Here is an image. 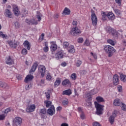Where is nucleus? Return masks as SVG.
I'll use <instances>...</instances> for the list:
<instances>
[{"instance_id":"nucleus-29","label":"nucleus","mask_w":126,"mask_h":126,"mask_svg":"<svg viewBox=\"0 0 126 126\" xmlns=\"http://www.w3.org/2000/svg\"><path fill=\"white\" fill-rule=\"evenodd\" d=\"M71 90L70 89L65 90L63 92V95H67L68 96H69V95H71Z\"/></svg>"},{"instance_id":"nucleus-24","label":"nucleus","mask_w":126,"mask_h":126,"mask_svg":"<svg viewBox=\"0 0 126 126\" xmlns=\"http://www.w3.org/2000/svg\"><path fill=\"white\" fill-rule=\"evenodd\" d=\"M61 82H62V79L60 78H57L55 82L54 83V87H58L59 85L61 84Z\"/></svg>"},{"instance_id":"nucleus-38","label":"nucleus","mask_w":126,"mask_h":126,"mask_svg":"<svg viewBox=\"0 0 126 126\" xmlns=\"http://www.w3.org/2000/svg\"><path fill=\"white\" fill-rule=\"evenodd\" d=\"M90 99L88 98V100H86V105L87 107H90L92 105L91 101H89Z\"/></svg>"},{"instance_id":"nucleus-7","label":"nucleus","mask_w":126,"mask_h":126,"mask_svg":"<svg viewBox=\"0 0 126 126\" xmlns=\"http://www.w3.org/2000/svg\"><path fill=\"white\" fill-rule=\"evenodd\" d=\"M38 71L41 74L42 77L45 76V73L46 72V67L43 65H39L38 67Z\"/></svg>"},{"instance_id":"nucleus-63","label":"nucleus","mask_w":126,"mask_h":126,"mask_svg":"<svg viewBox=\"0 0 126 126\" xmlns=\"http://www.w3.org/2000/svg\"><path fill=\"white\" fill-rule=\"evenodd\" d=\"M17 78L18 80H21L22 79V76H20V75H18L17 77Z\"/></svg>"},{"instance_id":"nucleus-23","label":"nucleus","mask_w":126,"mask_h":126,"mask_svg":"<svg viewBox=\"0 0 126 126\" xmlns=\"http://www.w3.org/2000/svg\"><path fill=\"white\" fill-rule=\"evenodd\" d=\"M23 45L25 48H27V50H30L31 48V45H30V43L28 40H26L23 43Z\"/></svg>"},{"instance_id":"nucleus-28","label":"nucleus","mask_w":126,"mask_h":126,"mask_svg":"<svg viewBox=\"0 0 126 126\" xmlns=\"http://www.w3.org/2000/svg\"><path fill=\"white\" fill-rule=\"evenodd\" d=\"M44 103L45 104V106L46 108H49L50 106L52 107V101H49V100H45L44 101Z\"/></svg>"},{"instance_id":"nucleus-50","label":"nucleus","mask_w":126,"mask_h":126,"mask_svg":"<svg viewBox=\"0 0 126 126\" xmlns=\"http://www.w3.org/2000/svg\"><path fill=\"white\" fill-rule=\"evenodd\" d=\"M23 15V16H27L28 15V11L26 9L24 10Z\"/></svg>"},{"instance_id":"nucleus-2","label":"nucleus","mask_w":126,"mask_h":126,"mask_svg":"<svg viewBox=\"0 0 126 126\" xmlns=\"http://www.w3.org/2000/svg\"><path fill=\"white\" fill-rule=\"evenodd\" d=\"M94 105L96 109V115H98L99 116L102 115L103 114V111H104V106L98 103L96 101L94 102Z\"/></svg>"},{"instance_id":"nucleus-57","label":"nucleus","mask_w":126,"mask_h":126,"mask_svg":"<svg viewBox=\"0 0 126 126\" xmlns=\"http://www.w3.org/2000/svg\"><path fill=\"white\" fill-rule=\"evenodd\" d=\"M80 118L82 119V120L85 119V115H84V113H82L80 115Z\"/></svg>"},{"instance_id":"nucleus-9","label":"nucleus","mask_w":126,"mask_h":126,"mask_svg":"<svg viewBox=\"0 0 126 126\" xmlns=\"http://www.w3.org/2000/svg\"><path fill=\"white\" fill-rule=\"evenodd\" d=\"M13 123L16 125V126H21L22 124V119L21 118L17 117L13 120Z\"/></svg>"},{"instance_id":"nucleus-41","label":"nucleus","mask_w":126,"mask_h":126,"mask_svg":"<svg viewBox=\"0 0 126 126\" xmlns=\"http://www.w3.org/2000/svg\"><path fill=\"white\" fill-rule=\"evenodd\" d=\"M107 43L111 45V46H115V41H113L112 39L107 40Z\"/></svg>"},{"instance_id":"nucleus-58","label":"nucleus","mask_w":126,"mask_h":126,"mask_svg":"<svg viewBox=\"0 0 126 126\" xmlns=\"http://www.w3.org/2000/svg\"><path fill=\"white\" fill-rule=\"evenodd\" d=\"M94 90H93L91 91L90 93V95H91V96H92L93 95H95V94H96L97 93H95L94 92Z\"/></svg>"},{"instance_id":"nucleus-48","label":"nucleus","mask_w":126,"mask_h":126,"mask_svg":"<svg viewBox=\"0 0 126 126\" xmlns=\"http://www.w3.org/2000/svg\"><path fill=\"white\" fill-rule=\"evenodd\" d=\"M84 45L85 46H90V42H89V40L86 39V40H85V42H84Z\"/></svg>"},{"instance_id":"nucleus-31","label":"nucleus","mask_w":126,"mask_h":126,"mask_svg":"<svg viewBox=\"0 0 126 126\" xmlns=\"http://www.w3.org/2000/svg\"><path fill=\"white\" fill-rule=\"evenodd\" d=\"M0 87H2V88H8V85L5 83H3L1 81H0Z\"/></svg>"},{"instance_id":"nucleus-33","label":"nucleus","mask_w":126,"mask_h":126,"mask_svg":"<svg viewBox=\"0 0 126 126\" xmlns=\"http://www.w3.org/2000/svg\"><path fill=\"white\" fill-rule=\"evenodd\" d=\"M63 13H64L65 15H69V14H70V10L65 7L63 10Z\"/></svg>"},{"instance_id":"nucleus-25","label":"nucleus","mask_w":126,"mask_h":126,"mask_svg":"<svg viewBox=\"0 0 126 126\" xmlns=\"http://www.w3.org/2000/svg\"><path fill=\"white\" fill-rule=\"evenodd\" d=\"M67 49L68 52H69V53H70L71 54H73V53L75 52V50L74 49V46H73V45L69 46Z\"/></svg>"},{"instance_id":"nucleus-54","label":"nucleus","mask_w":126,"mask_h":126,"mask_svg":"<svg viewBox=\"0 0 126 126\" xmlns=\"http://www.w3.org/2000/svg\"><path fill=\"white\" fill-rule=\"evenodd\" d=\"M118 90L119 92H122V91H123V87H122V86H118Z\"/></svg>"},{"instance_id":"nucleus-43","label":"nucleus","mask_w":126,"mask_h":126,"mask_svg":"<svg viewBox=\"0 0 126 126\" xmlns=\"http://www.w3.org/2000/svg\"><path fill=\"white\" fill-rule=\"evenodd\" d=\"M43 51L45 53H47L49 51V47H48V45L45 44V47L43 48Z\"/></svg>"},{"instance_id":"nucleus-6","label":"nucleus","mask_w":126,"mask_h":126,"mask_svg":"<svg viewBox=\"0 0 126 126\" xmlns=\"http://www.w3.org/2000/svg\"><path fill=\"white\" fill-rule=\"evenodd\" d=\"M91 19L93 25L94 26H96L98 22V19H97V16H96V14L94 13H92Z\"/></svg>"},{"instance_id":"nucleus-37","label":"nucleus","mask_w":126,"mask_h":126,"mask_svg":"<svg viewBox=\"0 0 126 126\" xmlns=\"http://www.w3.org/2000/svg\"><path fill=\"white\" fill-rule=\"evenodd\" d=\"M0 37L3 38V39H6L7 35L6 34H3L2 32H0Z\"/></svg>"},{"instance_id":"nucleus-47","label":"nucleus","mask_w":126,"mask_h":126,"mask_svg":"<svg viewBox=\"0 0 126 126\" xmlns=\"http://www.w3.org/2000/svg\"><path fill=\"white\" fill-rule=\"evenodd\" d=\"M71 78L73 80H75L76 79V74L75 73H72L71 75Z\"/></svg>"},{"instance_id":"nucleus-64","label":"nucleus","mask_w":126,"mask_h":126,"mask_svg":"<svg viewBox=\"0 0 126 126\" xmlns=\"http://www.w3.org/2000/svg\"><path fill=\"white\" fill-rule=\"evenodd\" d=\"M61 126H68V124H67L66 123H63L61 125Z\"/></svg>"},{"instance_id":"nucleus-46","label":"nucleus","mask_w":126,"mask_h":126,"mask_svg":"<svg viewBox=\"0 0 126 126\" xmlns=\"http://www.w3.org/2000/svg\"><path fill=\"white\" fill-rule=\"evenodd\" d=\"M27 53H28V51L25 48H24L22 50V55H27Z\"/></svg>"},{"instance_id":"nucleus-62","label":"nucleus","mask_w":126,"mask_h":126,"mask_svg":"<svg viewBox=\"0 0 126 126\" xmlns=\"http://www.w3.org/2000/svg\"><path fill=\"white\" fill-rule=\"evenodd\" d=\"M36 17L38 19V21H41V20H42V18H41V16L39 15H38Z\"/></svg>"},{"instance_id":"nucleus-12","label":"nucleus","mask_w":126,"mask_h":126,"mask_svg":"<svg viewBox=\"0 0 126 126\" xmlns=\"http://www.w3.org/2000/svg\"><path fill=\"white\" fill-rule=\"evenodd\" d=\"M55 113H56L55 106H54V105H52L50 108L47 110V114L49 115V116H53Z\"/></svg>"},{"instance_id":"nucleus-40","label":"nucleus","mask_w":126,"mask_h":126,"mask_svg":"<svg viewBox=\"0 0 126 126\" xmlns=\"http://www.w3.org/2000/svg\"><path fill=\"white\" fill-rule=\"evenodd\" d=\"M106 31L108 33H112L114 31V30L112 29L111 27H107Z\"/></svg>"},{"instance_id":"nucleus-34","label":"nucleus","mask_w":126,"mask_h":126,"mask_svg":"<svg viewBox=\"0 0 126 126\" xmlns=\"http://www.w3.org/2000/svg\"><path fill=\"white\" fill-rule=\"evenodd\" d=\"M111 34L114 38H116V39H118L119 37V34H118V32L116 31L115 30H113L112 32H111Z\"/></svg>"},{"instance_id":"nucleus-18","label":"nucleus","mask_w":126,"mask_h":126,"mask_svg":"<svg viewBox=\"0 0 126 126\" xmlns=\"http://www.w3.org/2000/svg\"><path fill=\"white\" fill-rule=\"evenodd\" d=\"M4 15L6 17H8L9 18H12V12L11 11L9 10L8 9H6L4 12Z\"/></svg>"},{"instance_id":"nucleus-42","label":"nucleus","mask_w":126,"mask_h":126,"mask_svg":"<svg viewBox=\"0 0 126 126\" xmlns=\"http://www.w3.org/2000/svg\"><path fill=\"white\" fill-rule=\"evenodd\" d=\"M68 46H69V43H68V42H64L63 43V48H65L67 49L68 48V47H69Z\"/></svg>"},{"instance_id":"nucleus-13","label":"nucleus","mask_w":126,"mask_h":126,"mask_svg":"<svg viewBox=\"0 0 126 126\" xmlns=\"http://www.w3.org/2000/svg\"><path fill=\"white\" fill-rule=\"evenodd\" d=\"M35 109H36V105H35V104H32L27 108L26 111L27 113H31L34 112Z\"/></svg>"},{"instance_id":"nucleus-11","label":"nucleus","mask_w":126,"mask_h":126,"mask_svg":"<svg viewBox=\"0 0 126 126\" xmlns=\"http://www.w3.org/2000/svg\"><path fill=\"white\" fill-rule=\"evenodd\" d=\"M5 61L6 64H9V65L14 64V59L11 58L10 56L6 57Z\"/></svg>"},{"instance_id":"nucleus-59","label":"nucleus","mask_w":126,"mask_h":126,"mask_svg":"<svg viewBox=\"0 0 126 126\" xmlns=\"http://www.w3.org/2000/svg\"><path fill=\"white\" fill-rule=\"evenodd\" d=\"M115 1L116 3H118V4H119V5H121V4H122L121 0H115Z\"/></svg>"},{"instance_id":"nucleus-4","label":"nucleus","mask_w":126,"mask_h":126,"mask_svg":"<svg viewBox=\"0 0 126 126\" xmlns=\"http://www.w3.org/2000/svg\"><path fill=\"white\" fill-rule=\"evenodd\" d=\"M70 34L71 35H72V36H77V35L81 34V31L78 29V28L74 27L71 29Z\"/></svg>"},{"instance_id":"nucleus-55","label":"nucleus","mask_w":126,"mask_h":126,"mask_svg":"<svg viewBox=\"0 0 126 126\" xmlns=\"http://www.w3.org/2000/svg\"><path fill=\"white\" fill-rule=\"evenodd\" d=\"M46 79L47 80H51L52 79V76H51V75H50L49 74H48L47 76H46Z\"/></svg>"},{"instance_id":"nucleus-30","label":"nucleus","mask_w":126,"mask_h":126,"mask_svg":"<svg viewBox=\"0 0 126 126\" xmlns=\"http://www.w3.org/2000/svg\"><path fill=\"white\" fill-rule=\"evenodd\" d=\"M37 66L38 64H37V63H34L32 66V69H31L30 72H34L36 70Z\"/></svg>"},{"instance_id":"nucleus-27","label":"nucleus","mask_w":126,"mask_h":126,"mask_svg":"<svg viewBox=\"0 0 126 126\" xmlns=\"http://www.w3.org/2000/svg\"><path fill=\"white\" fill-rule=\"evenodd\" d=\"M101 15L102 20H107V18L108 17V13L106 12H102Z\"/></svg>"},{"instance_id":"nucleus-14","label":"nucleus","mask_w":126,"mask_h":126,"mask_svg":"<svg viewBox=\"0 0 126 126\" xmlns=\"http://www.w3.org/2000/svg\"><path fill=\"white\" fill-rule=\"evenodd\" d=\"M39 114L41 116V119H45L47 115V109L43 108L39 111Z\"/></svg>"},{"instance_id":"nucleus-8","label":"nucleus","mask_w":126,"mask_h":126,"mask_svg":"<svg viewBox=\"0 0 126 126\" xmlns=\"http://www.w3.org/2000/svg\"><path fill=\"white\" fill-rule=\"evenodd\" d=\"M10 112V109L7 108L3 112V114L0 115V121H2L5 119V117L7 116V114Z\"/></svg>"},{"instance_id":"nucleus-26","label":"nucleus","mask_w":126,"mask_h":126,"mask_svg":"<svg viewBox=\"0 0 126 126\" xmlns=\"http://www.w3.org/2000/svg\"><path fill=\"white\" fill-rule=\"evenodd\" d=\"M71 84L70 81L68 79L64 80L62 82V85L63 86H70Z\"/></svg>"},{"instance_id":"nucleus-51","label":"nucleus","mask_w":126,"mask_h":126,"mask_svg":"<svg viewBox=\"0 0 126 126\" xmlns=\"http://www.w3.org/2000/svg\"><path fill=\"white\" fill-rule=\"evenodd\" d=\"M93 126H101V124L97 122H94L93 124Z\"/></svg>"},{"instance_id":"nucleus-45","label":"nucleus","mask_w":126,"mask_h":126,"mask_svg":"<svg viewBox=\"0 0 126 126\" xmlns=\"http://www.w3.org/2000/svg\"><path fill=\"white\" fill-rule=\"evenodd\" d=\"M114 12L117 15H120L121 14V11L118 9H115Z\"/></svg>"},{"instance_id":"nucleus-35","label":"nucleus","mask_w":126,"mask_h":126,"mask_svg":"<svg viewBox=\"0 0 126 126\" xmlns=\"http://www.w3.org/2000/svg\"><path fill=\"white\" fill-rule=\"evenodd\" d=\"M82 64V61L80 60H77L75 63V65L77 66V67H79L80 65Z\"/></svg>"},{"instance_id":"nucleus-15","label":"nucleus","mask_w":126,"mask_h":126,"mask_svg":"<svg viewBox=\"0 0 126 126\" xmlns=\"http://www.w3.org/2000/svg\"><path fill=\"white\" fill-rule=\"evenodd\" d=\"M13 11L14 12V14L16 16H18L20 14V11H19V9L18 7L16 5H13Z\"/></svg>"},{"instance_id":"nucleus-16","label":"nucleus","mask_w":126,"mask_h":126,"mask_svg":"<svg viewBox=\"0 0 126 126\" xmlns=\"http://www.w3.org/2000/svg\"><path fill=\"white\" fill-rule=\"evenodd\" d=\"M122 102L119 98H116L114 100L113 105L116 107H121L122 106Z\"/></svg>"},{"instance_id":"nucleus-19","label":"nucleus","mask_w":126,"mask_h":126,"mask_svg":"<svg viewBox=\"0 0 126 126\" xmlns=\"http://www.w3.org/2000/svg\"><path fill=\"white\" fill-rule=\"evenodd\" d=\"M7 43L11 48H13V49H16L17 48V42H13L12 40H8Z\"/></svg>"},{"instance_id":"nucleus-5","label":"nucleus","mask_w":126,"mask_h":126,"mask_svg":"<svg viewBox=\"0 0 126 126\" xmlns=\"http://www.w3.org/2000/svg\"><path fill=\"white\" fill-rule=\"evenodd\" d=\"M64 57V54L63 51L57 52L54 56V58L56 60H61V59H63Z\"/></svg>"},{"instance_id":"nucleus-3","label":"nucleus","mask_w":126,"mask_h":126,"mask_svg":"<svg viewBox=\"0 0 126 126\" xmlns=\"http://www.w3.org/2000/svg\"><path fill=\"white\" fill-rule=\"evenodd\" d=\"M119 113H120L119 111L114 110L112 113V115L110 116L109 118V121L111 125H113V124L115 123V118L118 117V114H119Z\"/></svg>"},{"instance_id":"nucleus-53","label":"nucleus","mask_w":126,"mask_h":126,"mask_svg":"<svg viewBox=\"0 0 126 126\" xmlns=\"http://www.w3.org/2000/svg\"><path fill=\"white\" fill-rule=\"evenodd\" d=\"M91 55L93 56L94 60H97V55L94 54L93 52L91 53Z\"/></svg>"},{"instance_id":"nucleus-17","label":"nucleus","mask_w":126,"mask_h":126,"mask_svg":"<svg viewBox=\"0 0 126 126\" xmlns=\"http://www.w3.org/2000/svg\"><path fill=\"white\" fill-rule=\"evenodd\" d=\"M50 44H51L50 46L51 51L52 52H55V51H57V49H58V45L56 44V42L52 41L50 42Z\"/></svg>"},{"instance_id":"nucleus-49","label":"nucleus","mask_w":126,"mask_h":126,"mask_svg":"<svg viewBox=\"0 0 126 126\" xmlns=\"http://www.w3.org/2000/svg\"><path fill=\"white\" fill-rule=\"evenodd\" d=\"M14 25L15 26V28L17 29L18 28H19V27H20V24H19V23L16 22L14 23Z\"/></svg>"},{"instance_id":"nucleus-56","label":"nucleus","mask_w":126,"mask_h":126,"mask_svg":"<svg viewBox=\"0 0 126 126\" xmlns=\"http://www.w3.org/2000/svg\"><path fill=\"white\" fill-rule=\"evenodd\" d=\"M78 43H83V38L82 37H80L78 39Z\"/></svg>"},{"instance_id":"nucleus-32","label":"nucleus","mask_w":126,"mask_h":126,"mask_svg":"<svg viewBox=\"0 0 126 126\" xmlns=\"http://www.w3.org/2000/svg\"><path fill=\"white\" fill-rule=\"evenodd\" d=\"M96 100L98 103H102V102H105L104 98L101 96H97L96 98Z\"/></svg>"},{"instance_id":"nucleus-21","label":"nucleus","mask_w":126,"mask_h":126,"mask_svg":"<svg viewBox=\"0 0 126 126\" xmlns=\"http://www.w3.org/2000/svg\"><path fill=\"white\" fill-rule=\"evenodd\" d=\"M113 83L114 85L119 84V75L115 74L113 76Z\"/></svg>"},{"instance_id":"nucleus-39","label":"nucleus","mask_w":126,"mask_h":126,"mask_svg":"<svg viewBox=\"0 0 126 126\" xmlns=\"http://www.w3.org/2000/svg\"><path fill=\"white\" fill-rule=\"evenodd\" d=\"M45 94H46V99H47V100H50V98H51V93H50V91H48V92L45 93Z\"/></svg>"},{"instance_id":"nucleus-20","label":"nucleus","mask_w":126,"mask_h":126,"mask_svg":"<svg viewBox=\"0 0 126 126\" xmlns=\"http://www.w3.org/2000/svg\"><path fill=\"white\" fill-rule=\"evenodd\" d=\"M33 78H34L33 75L31 74L28 75L25 79V82L26 83H28L29 81H31Z\"/></svg>"},{"instance_id":"nucleus-10","label":"nucleus","mask_w":126,"mask_h":126,"mask_svg":"<svg viewBox=\"0 0 126 126\" xmlns=\"http://www.w3.org/2000/svg\"><path fill=\"white\" fill-rule=\"evenodd\" d=\"M26 23H27V24L29 25H37V24H38V22L34 19L32 20L26 19Z\"/></svg>"},{"instance_id":"nucleus-61","label":"nucleus","mask_w":126,"mask_h":126,"mask_svg":"<svg viewBox=\"0 0 126 126\" xmlns=\"http://www.w3.org/2000/svg\"><path fill=\"white\" fill-rule=\"evenodd\" d=\"M72 25H73V26H76L77 25V21H73L72 22Z\"/></svg>"},{"instance_id":"nucleus-60","label":"nucleus","mask_w":126,"mask_h":126,"mask_svg":"<svg viewBox=\"0 0 126 126\" xmlns=\"http://www.w3.org/2000/svg\"><path fill=\"white\" fill-rule=\"evenodd\" d=\"M31 88V85H28L26 86V90H29Z\"/></svg>"},{"instance_id":"nucleus-36","label":"nucleus","mask_w":126,"mask_h":126,"mask_svg":"<svg viewBox=\"0 0 126 126\" xmlns=\"http://www.w3.org/2000/svg\"><path fill=\"white\" fill-rule=\"evenodd\" d=\"M120 79L121 81H124V82L126 81V75H121Z\"/></svg>"},{"instance_id":"nucleus-1","label":"nucleus","mask_w":126,"mask_h":126,"mask_svg":"<svg viewBox=\"0 0 126 126\" xmlns=\"http://www.w3.org/2000/svg\"><path fill=\"white\" fill-rule=\"evenodd\" d=\"M104 51L108 54L109 58H111L114 55V53H116V49L111 45H105L104 47Z\"/></svg>"},{"instance_id":"nucleus-44","label":"nucleus","mask_w":126,"mask_h":126,"mask_svg":"<svg viewBox=\"0 0 126 126\" xmlns=\"http://www.w3.org/2000/svg\"><path fill=\"white\" fill-rule=\"evenodd\" d=\"M121 109L123 110V111H126V104L122 102V104H121Z\"/></svg>"},{"instance_id":"nucleus-52","label":"nucleus","mask_w":126,"mask_h":126,"mask_svg":"<svg viewBox=\"0 0 126 126\" xmlns=\"http://www.w3.org/2000/svg\"><path fill=\"white\" fill-rule=\"evenodd\" d=\"M63 104L64 106H66V105H67V104H68V100H67V99L63 100Z\"/></svg>"},{"instance_id":"nucleus-22","label":"nucleus","mask_w":126,"mask_h":126,"mask_svg":"<svg viewBox=\"0 0 126 126\" xmlns=\"http://www.w3.org/2000/svg\"><path fill=\"white\" fill-rule=\"evenodd\" d=\"M107 18H108L109 20H115V14L112 12L107 13Z\"/></svg>"}]
</instances>
